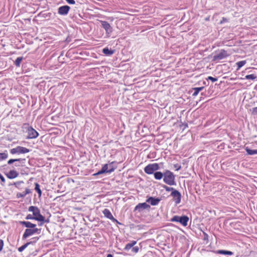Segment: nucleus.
<instances>
[{"label":"nucleus","instance_id":"nucleus-1","mask_svg":"<svg viewBox=\"0 0 257 257\" xmlns=\"http://www.w3.org/2000/svg\"><path fill=\"white\" fill-rule=\"evenodd\" d=\"M28 210L30 212H33V215L35 220L42 222L41 225L43 223L45 217L41 214L40 211L37 207L31 206L29 207Z\"/></svg>","mask_w":257,"mask_h":257},{"label":"nucleus","instance_id":"nucleus-2","mask_svg":"<svg viewBox=\"0 0 257 257\" xmlns=\"http://www.w3.org/2000/svg\"><path fill=\"white\" fill-rule=\"evenodd\" d=\"M164 176V181L165 183L169 185H174L175 184V176L171 171H166Z\"/></svg>","mask_w":257,"mask_h":257},{"label":"nucleus","instance_id":"nucleus-3","mask_svg":"<svg viewBox=\"0 0 257 257\" xmlns=\"http://www.w3.org/2000/svg\"><path fill=\"white\" fill-rule=\"evenodd\" d=\"M189 217L185 215L182 216L175 215L171 219V221L179 222L184 226H186L187 225Z\"/></svg>","mask_w":257,"mask_h":257},{"label":"nucleus","instance_id":"nucleus-4","mask_svg":"<svg viewBox=\"0 0 257 257\" xmlns=\"http://www.w3.org/2000/svg\"><path fill=\"white\" fill-rule=\"evenodd\" d=\"M229 55L227 52L224 49H221L218 53H216L213 57L212 60L216 61L217 60H222L228 57Z\"/></svg>","mask_w":257,"mask_h":257},{"label":"nucleus","instance_id":"nucleus-5","mask_svg":"<svg viewBox=\"0 0 257 257\" xmlns=\"http://www.w3.org/2000/svg\"><path fill=\"white\" fill-rule=\"evenodd\" d=\"M159 169V165L157 163L151 164L147 165L144 168V171L148 174H152Z\"/></svg>","mask_w":257,"mask_h":257},{"label":"nucleus","instance_id":"nucleus-6","mask_svg":"<svg viewBox=\"0 0 257 257\" xmlns=\"http://www.w3.org/2000/svg\"><path fill=\"white\" fill-rule=\"evenodd\" d=\"M30 152L29 149L21 146H17L15 148H13L10 150V153L12 154H26Z\"/></svg>","mask_w":257,"mask_h":257},{"label":"nucleus","instance_id":"nucleus-7","mask_svg":"<svg viewBox=\"0 0 257 257\" xmlns=\"http://www.w3.org/2000/svg\"><path fill=\"white\" fill-rule=\"evenodd\" d=\"M171 189L173 190V191L171 193V196L173 197V200L175 203L176 204L180 203L181 199V195L180 193L177 190H174L173 188H171Z\"/></svg>","mask_w":257,"mask_h":257},{"label":"nucleus","instance_id":"nucleus-8","mask_svg":"<svg viewBox=\"0 0 257 257\" xmlns=\"http://www.w3.org/2000/svg\"><path fill=\"white\" fill-rule=\"evenodd\" d=\"M28 136L27 138L33 139L37 138L39 136L38 133L33 127L29 126L27 129Z\"/></svg>","mask_w":257,"mask_h":257},{"label":"nucleus","instance_id":"nucleus-9","mask_svg":"<svg viewBox=\"0 0 257 257\" xmlns=\"http://www.w3.org/2000/svg\"><path fill=\"white\" fill-rule=\"evenodd\" d=\"M38 230L39 229L37 228L26 229L23 235V238H27L28 237L37 233Z\"/></svg>","mask_w":257,"mask_h":257},{"label":"nucleus","instance_id":"nucleus-10","mask_svg":"<svg viewBox=\"0 0 257 257\" xmlns=\"http://www.w3.org/2000/svg\"><path fill=\"white\" fill-rule=\"evenodd\" d=\"M150 206L147 203H139L135 208V210L141 212L144 209H150Z\"/></svg>","mask_w":257,"mask_h":257},{"label":"nucleus","instance_id":"nucleus-11","mask_svg":"<svg viewBox=\"0 0 257 257\" xmlns=\"http://www.w3.org/2000/svg\"><path fill=\"white\" fill-rule=\"evenodd\" d=\"M70 8L68 6H63L59 7L58 10V13L60 15H66L68 14Z\"/></svg>","mask_w":257,"mask_h":257},{"label":"nucleus","instance_id":"nucleus-12","mask_svg":"<svg viewBox=\"0 0 257 257\" xmlns=\"http://www.w3.org/2000/svg\"><path fill=\"white\" fill-rule=\"evenodd\" d=\"M100 23L102 28L105 30L106 33L110 34L112 32V28L108 22L100 21Z\"/></svg>","mask_w":257,"mask_h":257},{"label":"nucleus","instance_id":"nucleus-13","mask_svg":"<svg viewBox=\"0 0 257 257\" xmlns=\"http://www.w3.org/2000/svg\"><path fill=\"white\" fill-rule=\"evenodd\" d=\"M104 216L111 220L116 221V220L113 217L110 211L107 209H104L102 211Z\"/></svg>","mask_w":257,"mask_h":257},{"label":"nucleus","instance_id":"nucleus-14","mask_svg":"<svg viewBox=\"0 0 257 257\" xmlns=\"http://www.w3.org/2000/svg\"><path fill=\"white\" fill-rule=\"evenodd\" d=\"M6 175L9 179H13L17 178L19 175V173L16 171L13 170H11Z\"/></svg>","mask_w":257,"mask_h":257},{"label":"nucleus","instance_id":"nucleus-15","mask_svg":"<svg viewBox=\"0 0 257 257\" xmlns=\"http://www.w3.org/2000/svg\"><path fill=\"white\" fill-rule=\"evenodd\" d=\"M160 199L158 198H155L152 197H149L147 200V202L150 203L152 205H157L160 202Z\"/></svg>","mask_w":257,"mask_h":257},{"label":"nucleus","instance_id":"nucleus-16","mask_svg":"<svg viewBox=\"0 0 257 257\" xmlns=\"http://www.w3.org/2000/svg\"><path fill=\"white\" fill-rule=\"evenodd\" d=\"M20 223L22 225H24L25 227L29 228H36V225L35 224H33L29 221H21Z\"/></svg>","mask_w":257,"mask_h":257},{"label":"nucleus","instance_id":"nucleus-17","mask_svg":"<svg viewBox=\"0 0 257 257\" xmlns=\"http://www.w3.org/2000/svg\"><path fill=\"white\" fill-rule=\"evenodd\" d=\"M101 169L103 170L105 172L109 173H111L114 170V169L113 168L108 169V165L107 164L104 165Z\"/></svg>","mask_w":257,"mask_h":257},{"label":"nucleus","instance_id":"nucleus-18","mask_svg":"<svg viewBox=\"0 0 257 257\" xmlns=\"http://www.w3.org/2000/svg\"><path fill=\"white\" fill-rule=\"evenodd\" d=\"M137 243V241L133 240L131 243H127L124 247L125 250H128Z\"/></svg>","mask_w":257,"mask_h":257},{"label":"nucleus","instance_id":"nucleus-19","mask_svg":"<svg viewBox=\"0 0 257 257\" xmlns=\"http://www.w3.org/2000/svg\"><path fill=\"white\" fill-rule=\"evenodd\" d=\"M217 253L219 254H225V255H232L233 252L230 251L224 250H219L217 251Z\"/></svg>","mask_w":257,"mask_h":257},{"label":"nucleus","instance_id":"nucleus-20","mask_svg":"<svg viewBox=\"0 0 257 257\" xmlns=\"http://www.w3.org/2000/svg\"><path fill=\"white\" fill-rule=\"evenodd\" d=\"M155 178L157 180H160L163 177V174L161 172H156L154 173Z\"/></svg>","mask_w":257,"mask_h":257},{"label":"nucleus","instance_id":"nucleus-21","mask_svg":"<svg viewBox=\"0 0 257 257\" xmlns=\"http://www.w3.org/2000/svg\"><path fill=\"white\" fill-rule=\"evenodd\" d=\"M245 150L248 155H253L254 154H257V150H251L248 148H246Z\"/></svg>","mask_w":257,"mask_h":257},{"label":"nucleus","instance_id":"nucleus-22","mask_svg":"<svg viewBox=\"0 0 257 257\" xmlns=\"http://www.w3.org/2000/svg\"><path fill=\"white\" fill-rule=\"evenodd\" d=\"M246 62L245 60L240 61L237 62L236 64L237 66V70H238L241 67L244 66L246 64Z\"/></svg>","mask_w":257,"mask_h":257},{"label":"nucleus","instance_id":"nucleus-23","mask_svg":"<svg viewBox=\"0 0 257 257\" xmlns=\"http://www.w3.org/2000/svg\"><path fill=\"white\" fill-rule=\"evenodd\" d=\"M103 52L106 55H110L113 53V51L109 50L108 48H105L103 49Z\"/></svg>","mask_w":257,"mask_h":257},{"label":"nucleus","instance_id":"nucleus-24","mask_svg":"<svg viewBox=\"0 0 257 257\" xmlns=\"http://www.w3.org/2000/svg\"><path fill=\"white\" fill-rule=\"evenodd\" d=\"M203 88V87H196V88H194V92H193V96H196L198 95V94L199 93V92L201 90H202Z\"/></svg>","mask_w":257,"mask_h":257},{"label":"nucleus","instance_id":"nucleus-25","mask_svg":"<svg viewBox=\"0 0 257 257\" xmlns=\"http://www.w3.org/2000/svg\"><path fill=\"white\" fill-rule=\"evenodd\" d=\"M31 243H32V242H27V243H25V244L23 245L22 246H21V247H20L18 248L19 251L22 252V251H23Z\"/></svg>","mask_w":257,"mask_h":257},{"label":"nucleus","instance_id":"nucleus-26","mask_svg":"<svg viewBox=\"0 0 257 257\" xmlns=\"http://www.w3.org/2000/svg\"><path fill=\"white\" fill-rule=\"evenodd\" d=\"M35 190L38 192L39 196H41V194H42V191L40 189V185H39V184L38 183H35Z\"/></svg>","mask_w":257,"mask_h":257},{"label":"nucleus","instance_id":"nucleus-27","mask_svg":"<svg viewBox=\"0 0 257 257\" xmlns=\"http://www.w3.org/2000/svg\"><path fill=\"white\" fill-rule=\"evenodd\" d=\"M22 57H18L16 60L15 61V64L16 66L19 67L20 65V64L22 61Z\"/></svg>","mask_w":257,"mask_h":257},{"label":"nucleus","instance_id":"nucleus-28","mask_svg":"<svg viewBox=\"0 0 257 257\" xmlns=\"http://www.w3.org/2000/svg\"><path fill=\"white\" fill-rule=\"evenodd\" d=\"M256 78V76L255 74H252L249 75H247L245 76V78L246 79H251L254 80Z\"/></svg>","mask_w":257,"mask_h":257},{"label":"nucleus","instance_id":"nucleus-29","mask_svg":"<svg viewBox=\"0 0 257 257\" xmlns=\"http://www.w3.org/2000/svg\"><path fill=\"white\" fill-rule=\"evenodd\" d=\"M8 158V154L7 153H0V161L6 160Z\"/></svg>","mask_w":257,"mask_h":257},{"label":"nucleus","instance_id":"nucleus-30","mask_svg":"<svg viewBox=\"0 0 257 257\" xmlns=\"http://www.w3.org/2000/svg\"><path fill=\"white\" fill-rule=\"evenodd\" d=\"M22 159H10L8 161V164H11L12 163H13L14 162H16V161H21Z\"/></svg>","mask_w":257,"mask_h":257},{"label":"nucleus","instance_id":"nucleus-31","mask_svg":"<svg viewBox=\"0 0 257 257\" xmlns=\"http://www.w3.org/2000/svg\"><path fill=\"white\" fill-rule=\"evenodd\" d=\"M139 248L138 246H134L132 248V251L135 253H137L139 251Z\"/></svg>","mask_w":257,"mask_h":257},{"label":"nucleus","instance_id":"nucleus-32","mask_svg":"<svg viewBox=\"0 0 257 257\" xmlns=\"http://www.w3.org/2000/svg\"><path fill=\"white\" fill-rule=\"evenodd\" d=\"M208 80H210L213 82H215V81H216L217 80V79L216 78H214V77H213L212 76H209L208 77Z\"/></svg>","mask_w":257,"mask_h":257},{"label":"nucleus","instance_id":"nucleus-33","mask_svg":"<svg viewBox=\"0 0 257 257\" xmlns=\"http://www.w3.org/2000/svg\"><path fill=\"white\" fill-rule=\"evenodd\" d=\"M252 113L253 115H257V107H255L252 108Z\"/></svg>","mask_w":257,"mask_h":257},{"label":"nucleus","instance_id":"nucleus-34","mask_svg":"<svg viewBox=\"0 0 257 257\" xmlns=\"http://www.w3.org/2000/svg\"><path fill=\"white\" fill-rule=\"evenodd\" d=\"M105 173L104 172V171L103 170H102V169L99 171H98L97 173H95L94 174V175H100V174H102L103 173Z\"/></svg>","mask_w":257,"mask_h":257},{"label":"nucleus","instance_id":"nucleus-35","mask_svg":"<svg viewBox=\"0 0 257 257\" xmlns=\"http://www.w3.org/2000/svg\"><path fill=\"white\" fill-rule=\"evenodd\" d=\"M105 173L104 172V171L103 170H102V169L99 171H98L97 173H95L94 174V175H100V174H102L103 173Z\"/></svg>","mask_w":257,"mask_h":257},{"label":"nucleus","instance_id":"nucleus-36","mask_svg":"<svg viewBox=\"0 0 257 257\" xmlns=\"http://www.w3.org/2000/svg\"><path fill=\"white\" fill-rule=\"evenodd\" d=\"M26 219H34L33 215H32L31 214H28L27 215L26 217Z\"/></svg>","mask_w":257,"mask_h":257},{"label":"nucleus","instance_id":"nucleus-37","mask_svg":"<svg viewBox=\"0 0 257 257\" xmlns=\"http://www.w3.org/2000/svg\"><path fill=\"white\" fill-rule=\"evenodd\" d=\"M66 2L69 4L71 5H74L75 4V2L74 0H66Z\"/></svg>","mask_w":257,"mask_h":257},{"label":"nucleus","instance_id":"nucleus-38","mask_svg":"<svg viewBox=\"0 0 257 257\" xmlns=\"http://www.w3.org/2000/svg\"><path fill=\"white\" fill-rule=\"evenodd\" d=\"M26 196V195L25 194V193L24 192H23L22 193H18L17 194V197L18 198L19 197H24Z\"/></svg>","mask_w":257,"mask_h":257},{"label":"nucleus","instance_id":"nucleus-39","mask_svg":"<svg viewBox=\"0 0 257 257\" xmlns=\"http://www.w3.org/2000/svg\"><path fill=\"white\" fill-rule=\"evenodd\" d=\"M4 246V242L3 240L0 239V251L2 250Z\"/></svg>","mask_w":257,"mask_h":257},{"label":"nucleus","instance_id":"nucleus-40","mask_svg":"<svg viewBox=\"0 0 257 257\" xmlns=\"http://www.w3.org/2000/svg\"><path fill=\"white\" fill-rule=\"evenodd\" d=\"M24 193H25V194L26 195L27 194H29L31 193V190L30 189H29V188H26L25 189V192H24Z\"/></svg>","mask_w":257,"mask_h":257},{"label":"nucleus","instance_id":"nucleus-41","mask_svg":"<svg viewBox=\"0 0 257 257\" xmlns=\"http://www.w3.org/2000/svg\"><path fill=\"white\" fill-rule=\"evenodd\" d=\"M0 179L2 182H5V178L2 176V175L0 173Z\"/></svg>","mask_w":257,"mask_h":257},{"label":"nucleus","instance_id":"nucleus-42","mask_svg":"<svg viewBox=\"0 0 257 257\" xmlns=\"http://www.w3.org/2000/svg\"><path fill=\"white\" fill-rule=\"evenodd\" d=\"M174 167L176 168L177 171L179 170L181 168V166L178 165L177 164L175 165Z\"/></svg>","mask_w":257,"mask_h":257},{"label":"nucleus","instance_id":"nucleus-43","mask_svg":"<svg viewBox=\"0 0 257 257\" xmlns=\"http://www.w3.org/2000/svg\"><path fill=\"white\" fill-rule=\"evenodd\" d=\"M226 21H227V19L226 18H223L222 20L220 22V23L222 24L223 22H226Z\"/></svg>","mask_w":257,"mask_h":257},{"label":"nucleus","instance_id":"nucleus-44","mask_svg":"<svg viewBox=\"0 0 257 257\" xmlns=\"http://www.w3.org/2000/svg\"><path fill=\"white\" fill-rule=\"evenodd\" d=\"M106 257H113V255L111 254H108Z\"/></svg>","mask_w":257,"mask_h":257},{"label":"nucleus","instance_id":"nucleus-45","mask_svg":"<svg viewBox=\"0 0 257 257\" xmlns=\"http://www.w3.org/2000/svg\"><path fill=\"white\" fill-rule=\"evenodd\" d=\"M166 190H167V191H169V190H170V189H166Z\"/></svg>","mask_w":257,"mask_h":257}]
</instances>
